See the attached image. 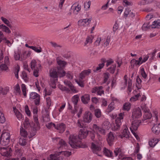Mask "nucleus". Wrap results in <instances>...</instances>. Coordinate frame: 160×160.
<instances>
[{
    "instance_id": "f257e3e1",
    "label": "nucleus",
    "mask_w": 160,
    "mask_h": 160,
    "mask_svg": "<svg viewBox=\"0 0 160 160\" xmlns=\"http://www.w3.org/2000/svg\"><path fill=\"white\" fill-rule=\"evenodd\" d=\"M88 133L89 131L81 129L78 136L74 135H71L69 137V144L73 148H84L85 147L82 144L81 139L86 138Z\"/></svg>"
},
{
    "instance_id": "f03ea898",
    "label": "nucleus",
    "mask_w": 160,
    "mask_h": 160,
    "mask_svg": "<svg viewBox=\"0 0 160 160\" xmlns=\"http://www.w3.org/2000/svg\"><path fill=\"white\" fill-rule=\"evenodd\" d=\"M65 72L63 70H59L58 72L56 69L51 68L49 71V76L51 78L50 84L53 88H56V83L58 81V76L62 77L65 76Z\"/></svg>"
},
{
    "instance_id": "7ed1b4c3",
    "label": "nucleus",
    "mask_w": 160,
    "mask_h": 160,
    "mask_svg": "<svg viewBox=\"0 0 160 160\" xmlns=\"http://www.w3.org/2000/svg\"><path fill=\"white\" fill-rule=\"evenodd\" d=\"M124 112L120 113L118 114L115 120V123H112L111 124V129L112 131H117L119 129L124 118Z\"/></svg>"
},
{
    "instance_id": "20e7f679",
    "label": "nucleus",
    "mask_w": 160,
    "mask_h": 160,
    "mask_svg": "<svg viewBox=\"0 0 160 160\" xmlns=\"http://www.w3.org/2000/svg\"><path fill=\"white\" fill-rule=\"evenodd\" d=\"M30 66L31 68L33 71L34 76L38 77L39 76V71L41 67L40 62L38 60H32L30 63Z\"/></svg>"
},
{
    "instance_id": "39448f33",
    "label": "nucleus",
    "mask_w": 160,
    "mask_h": 160,
    "mask_svg": "<svg viewBox=\"0 0 160 160\" xmlns=\"http://www.w3.org/2000/svg\"><path fill=\"white\" fill-rule=\"evenodd\" d=\"M152 4L157 9H160V2L156 0H141L138 1V4L139 6H143Z\"/></svg>"
},
{
    "instance_id": "423d86ee",
    "label": "nucleus",
    "mask_w": 160,
    "mask_h": 160,
    "mask_svg": "<svg viewBox=\"0 0 160 160\" xmlns=\"http://www.w3.org/2000/svg\"><path fill=\"white\" fill-rule=\"evenodd\" d=\"M10 139L9 133L8 132H3L0 137V143L3 146H6L9 143Z\"/></svg>"
},
{
    "instance_id": "0eeeda50",
    "label": "nucleus",
    "mask_w": 160,
    "mask_h": 160,
    "mask_svg": "<svg viewBox=\"0 0 160 160\" xmlns=\"http://www.w3.org/2000/svg\"><path fill=\"white\" fill-rule=\"evenodd\" d=\"M141 123V121L135 120L134 121H133L131 127H130V130L132 133L134 135L135 138L137 140L139 139V138L138 135L135 132L138 129V128L140 124Z\"/></svg>"
},
{
    "instance_id": "6e6552de",
    "label": "nucleus",
    "mask_w": 160,
    "mask_h": 160,
    "mask_svg": "<svg viewBox=\"0 0 160 160\" xmlns=\"http://www.w3.org/2000/svg\"><path fill=\"white\" fill-rule=\"evenodd\" d=\"M142 116L141 110L140 108L138 107L133 109L132 112V118L133 120V121L138 120Z\"/></svg>"
},
{
    "instance_id": "1a4fd4ad",
    "label": "nucleus",
    "mask_w": 160,
    "mask_h": 160,
    "mask_svg": "<svg viewBox=\"0 0 160 160\" xmlns=\"http://www.w3.org/2000/svg\"><path fill=\"white\" fill-rule=\"evenodd\" d=\"M142 109L143 110L144 112L143 118L142 119V121L143 122L144 121L147 119H148L152 117V114L150 111L149 109L148 108L146 105H145L144 107L143 106V105L142 104L141 106Z\"/></svg>"
},
{
    "instance_id": "9d476101",
    "label": "nucleus",
    "mask_w": 160,
    "mask_h": 160,
    "mask_svg": "<svg viewBox=\"0 0 160 160\" xmlns=\"http://www.w3.org/2000/svg\"><path fill=\"white\" fill-rule=\"evenodd\" d=\"M114 153L115 157L118 155V158L120 159H122V160H132L131 158L126 157L123 156L121 149L119 148H115L114 150Z\"/></svg>"
},
{
    "instance_id": "9b49d317",
    "label": "nucleus",
    "mask_w": 160,
    "mask_h": 160,
    "mask_svg": "<svg viewBox=\"0 0 160 160\" xmlns=\"http://www.w3.org/2000/svg\"><path fill=\"white\" fill-rule=\"evenodd\" d=\"M93 118L92 114L89 111H86L83 116V121L85 123H89Z\"/></svg>"
},
{
    "instance_id": "f8f14e48",
    "label": "nucleus",
    "mask_w": 160,
    "mask_h": 160,
    "mask_svg": "<svg viewBox=\"0 0 160 160\" xmlns=\"http://www.w3.org/2000/svg\"><path fill=\"white\" fill-rule=\"evenodd\" d=\"M91 148L93 153L97 154L98 156H102L101 155L98 153V152L101 150V148L99 145L92 142L91 144Z\"/></svg>"
},
{
    "instance_id": "ddd939ff",
    "label": "nucleus",
    "mask_w": 160,
    "mask_h": 160,
    "mask_svg": "<svg viewBox=\"0 0 160 160\" xmlns=\"http://www.w3.org/2000/svg\"><path fill=\"white\" fill-rule=\"evenodd\" d=\"M93 130L98 135L99 133L105 135L106 133V130L105 129L98 126L96 124H93L92 126Z\"/></svg>"
},
{
    "instance_id": "4468645a",
    "label": "nucleus",
    "mask_w": 160,
    "mask_h": 160,
    "mask_svg": "<svg viewBox=\"0 0 160 160\" xmlns=\"http://www.w3.org/2000/svg\"><path fill=\"white\" fill-rule=\"evenodd\" d=\"M123 130L121 135H120L121 138H128L130 137V133L129 132L128 128L126 125L123 126Z\"/></svg>"
},
{
    "instance_id": "2eb2a0df",
    "label": "nucleus",
    "mask_w": 160,
    "mask_h": 160,
    "mask_svg": "<svg viewBox=\"0 0 160 160\" xmlns=\"http://www.w3.org/2000/svg\"><path fill=\"white\" fill-rule=\"evenodd\" d=\"M53 141L54 142L56 140L58 141L59 139V142L58 144V148H64L66 149L67 148V144L66 142L63 139H60L59 138H52Z\"/></svg>"
},
{
    "instance_id": "dca6fc26",
    "label": "nucleus",
    "mask_w": 160,
    "mask_h": 160,
    "mask_svg": "<svg viewBox=\"0 0 160 160\" xmlns=\"http://www.w3.org/2000/svg\"><path fill=\"white\" fill-rule=\"evenodd\" d=\"M115 138V135L112 132H110L108 134L107 141L109 146H111L113 144Z\"/></svg>"
},
{
    "instance_id": "f3484780",
    "label": "nucleus",
    "mask_w": 160,
    "mask_h": 160,
    "mask_svg": "<svg viewBox=\"0 0 160 160\" xmlns=\"http://www.w3.org/2000/svg\"><path fill=\"white\" fill-rule=\"evenodd\" d=\"M92 18H86L84 19H81L78 22V25L79 26L86 27L88 26L91 22Z\"/></svg>"
},
{
    "instance_id": "a211bd4d",
    "label": "nucleus",
    "mask_w": 160,
    "mask_h": 160,
    "mask_svg": "<svg viewBox=\"0 0 160 160\" xmlns=\"http://www.w3.org/2000/svg\"><path fill=\"white\" fill-rule=\"evenodd\" d=\"M0 150L2 155L6 157L9 156L12 152L11 148H0Z\"/></svg>"
},
{
    "instance_id": "6ab92c4d",
    "label": "nucleus",
    "mask_w": 160,
    "mask_h": 160,
    "mask_svg": "<svg viewBox=\"0 0 160 160\" xmlns=\"http://www.w3.org/2000/svg\"><path fill=\"white\" fill-rule=\"evenodd\" d=\"M32 112L33 114V118L34 119V122L35 124L37 126L39 125V122L38 121V108L37 106H34L32 107Z\"/></svg>"
},
{
    "instance_id": "aec40b11",
    "label": "nucleus",
    "mask_w": 160,
    "mask_h": 160,
    "mask_svg": "<svg viewBox=\"0 0 160 160\" xmlns=\"http://www.w3.org/2000/svg\"><path fill=\"white\" fill-rule=\"evenodd\" d=\"M158 112L157 110H155L153 111V116H152V120L151 122V123L153 125L158 123Z\"/></svg>"
},
{
    "instance_id": "412c9836",
    "label": "nucleus",
    "mask_w": 160,
    "mask_h": 160,
    "mask_svg": "<svg viewBox=\"0 0 160 160\" xmlns=\"http://www.w3.org/2000/svg\"><path fill=\"white\" fill-rule=\"evenodd\" d=\"M91 72V70L90 69L83 71L80 74L79 79L81 80L83 79L86 76H88Z\"/></svg>"
},
{
    "instance_id": "4be33fe9",
    "label": "nucleus",
    "mask_w": 160,
    "mask_h": 160,
    "mask_svg": "<svg viewBox=\"0 0 160 160\" xmlns=\"http://www.w3.org/2000/svg\"><path fill=\"white\" fill-rule=\"evenodd\" d=\"M65 125L62 123H60L55 125V128L58 130L60 133H62L64 132L65 129Z\"/></svg>"
},
{
    "instance_id": "5701e85b",
    "label": "nucleus",
    "mask_w": 160,
    "mask_h": 160,
    "mask_svg": "<svg viewBox=\"0 0 160 160\" xmlns=\"http://www.w3.org/2000/svg\"><path fill=\"white\" fill-rule=\"evenodd\" d=\"M13 108L15 114L17 119L20 121L22 120L23 119L24 117L22 116V114L15 107H13Z\"/></svg>"
},
{
    "instance_id": "b1692460",
    "label": "nucleus",
    "mask_w": 160,
    "mask_h": 160,
    "mask_svg": "<svg viewBox=\"0 0 160 160\" xmlns=\"http://www.w3.org/2000/svg\"><path fill=\"white\" fill-rule=\"evenodd\" d=\"M103 152L104 155L106 157L110 158L113 157V154L112 151L106 148H103Z\"/></svg>"
},
{
    "instance_id": "393cba45",
    "label": "nucleus",
    "mask_w": 160,
    "mask_h": 160,
    "mask_svg": "<svg viewBox=\"0 0 160 160\" xmlns=\"http://www.w3.org/2000/svg\"><path fill=\"white\" fill-rule=\"evenodd\" d=\"M152 132L154 133L158 134L160 132V123L154 125L152 128Z\"/></svg>"
},
{
    "instance_id": "a878e982",
    "label": "nucleus",
    "mask_w": 160,
    "mask_h": 160,
    "mask_svg": "<svg viewBox=\"0 0 160 160\" xmlns=\"http://www.w3.org/2000/svg\"><path fill=\"white\" fill-rule=\"evenodd\" d=\"M142 59V57H141L138 59V60H136L135 59H133L131 61L130 63L132 66H134V65L136 66L142 64L141 63V60Z\"/></svg>"
},
{
    "instance_id": "bb28decb",
    "label": "nucleus",
    "mask_w": 160,
    "mask_h": 160,
    "mask_svg": "<svg viewBox=\"0 0 160 160\" xmlns=\"http://www.w3.org/2000/svg\"><path fill=\"white\" fill-rule=\"evenodd\" d=\"M31 52L30 51H24L23 52V54L21 56V60H23L25 59L28 57H29L31 54Z\"/></svg>"
},
{
    "instance_id": "cd10ccee",
    "label": "nucleus",
    "mask_w": 160,
    "mask_h": 160,
    "mask_svg": "<svg viewBox=\"0 0 160 160\" xmlns=\"http://www.w3.org/2000/svg\"><path fill=\"white\" fill-rule=\"evenodd\" d=\"M30 98L32 99H35V100H40V96L37 93L32 92L30 94Z\"/></svg>"
},
{
    "instance_id": "c85d7f7f",
    "label": "nucleus",
    "mask_w": 160,
    "mask_h": 160,
    "mask_svg": "<svg viewBox=\"0 0 160 160\" xmlns=\"http://www.w3.org/2000/svg\"><path fill=\"white\" fill-rule=\"evenodd\" d=\"M0 29L2 31L8 33H10L11 32L9 28L3 24L0 25Z\"/></svg>"
},
{
    "instance_id": "c756f323",
    "label": "nucleus",
    "mask_w": 160,
    "mask_h": 160,
    "mask_svg": "<svg viewBox=\"0 0 160 160\" xmlns=\"http://www.w3.org/2000/svg\"><path fill=\"white\" fill-rule=\"evenodd\" d=\"M93 38V37L92 35L88 36L84 43V46H86L88 44H91L92 42Z\"/></svg>"
},
{
    "instance_id": "7c9ffc66",
    "label": "nucleus",
    "mask_w": 160,
    "mask_h": 160,
    "mask_svg": "<svg viewBox=\"0 0 160 160\" xmlns=\"http://www.w3.org/2000/svg\"><path fill=\"white\" fill-rule=\"evenodd\" d=\"M28 133L27 131L25 128L21 127L20 129V135L24 138H26L27 137Z\"/></svg>"
},
{
    "instance_id": "2f4dec72",
    "label": "nucleus",
    "mask_w": 160,
    "mask_h": 160,
    "mask_svg": "<svg viewBox=\"0 0 160 160\" xmlns=\"http://www.w3.org/2000/svg\"><path fill=\"white\" fill-rule=\"evenodd\" d=\"M58 155L57 154H51L50 157L48 158L46 160H59V157H58ZM43 160H46L43 159Z\"/></svg>"
},
{
    "instance_id": "473e14b6",
    "label": "nucleus",
    "mask_w": 160,
    "mask_h": 160,
    "mask_svg": "<svg viewBox=\"0 0 160 160\" xmlns=\"http://www.w3.org/2000/svg\"><path fill=\"white\" fill-rule=\"evenodd\" d=\"M159 140L156 138H153L149 142V144L151 147H154L158 142Z\"/></svg>"
},
{
    "instance_id": "72a5a7b5",
    "label": "nucleus",
    "mask_w": 160,
    "mask_h": 160,
    "mask_svg": "<svg viewBox=\"0 0 160 160\" xmlns=\"http://www.w3.org/2000/svg\"><path fill=\"white\" fill-rule=\"evenodd\" d=\"M152 28H160V19L154 21L151 25Z\"/></svg>"
},
{
    "instance_id": "f704fd0d",
    "label": "nucleus",
    "mask_w": 160,
    "mask_h": 160,
    "mask_svg": "<svg viewBox=\"0 0 160 160\" xmlns=\"http://www.w3.org/2000/svg\"><path fill=\"white\" fill-rule=\"evenodd\" d=\"M9 91V88L8 87H6L4 88L2 87H0V95H4L7 94Z\"/></svg>"
},
{
    "instance_id": "c9c22d12",
    "label": "nucleus",
    "mask_w": 160,
    "mask_h": 160,
    "mask_svg": "<svg viewBox=\"0 0 160 160\" xmlns=\"http://www.w3.org/2000/svg\"><path fill=\"white\" fill-rule=\"evenodd\" d=\"M56 61L57 63L58 64V65H59L61 67H65V66L67 64L66 62L65 61L60 60L59 59V57L57 58Z\"/></svg>"
},
{
    "instance_id": "e433bc0d",
    "label": "nucleus",
    "mask_w": 160,
    "mask_h": 160,
    "mask_svg": "<svg viewBox=\"0 0 160 160\" xmlns=\"http://www.w3.org/2000/svg\"><path fill=\"white\" fill-rule=\"evenodd\" d=\"M72 8L73 9V13L75 14H77V12L81 10V7L80 5H78L76 6H72Z\"/></svg>"
},
{
    "instance_id": "4c0bfd02",
    "label": "nucleus",
    "mask_w": 160,
    "mask_h": 160,
    "mask_svg": "<svg viewBox=\"0 0 160 160\" xmlns=\"http://www.w3.org/2000/svg\"><path fill=\"white\" fill-rule=\"evenodd\" d=\"M20 70V67L18 66V65H17L14 68V73L15 74V77L17 79L18 78V73Z\"/></svg>"
},
{
    "instance_id": "58836bf2",
    "label": "nucleus",
    "mask_w": 160,
    "mask_h": 160,
    "mask_svg": "<svg viewBox=\"0 0 160 160\" xmlns=\"http://www.w3.org/2000/svg\"><path fill=\"white\" fill-rule=\"evenodd\" d=\"M1 19L9 27L11 28H12V26L10 24L9 21L8 19L4 18L3 17H1Z\"/></svg>"
},
{
    "instance_id": "ea45409f",
    "label": "nucleus",
    "mask_w": 160,
    "mask_h": 160,
    "mask_svg": "<svg viewBox=\"0 0 160 160\" xmlns=\"http://www.w3.org/2000/svg\"><path fill=\"white\" fill-rule=\"evenodd\" d=\"M58 154L59 155H64L65 156L68 157L71 154V152L68 151H64L59 152H58Z\"/></svg>"
},
{
    "instance_id": "a19ab883",
    "label": "nucleus",
    "mask_w": 160,
    "mask_h": 160,
    "mask_svg": "<svg viewBox=\"0 0 160 160\" xmlns=\"http://www.w3.org/2000/svg\"><path fill=\"white\" fill-rule=\"evenodd\" d=\"M131 105L130 103L129 102H127L125 103L123 105V109L124 110H127V111H129L131 107Z\"/></svg>"
},
{
    "instance_id": "79ce46f5",
    "label": "nucleus",
    "mask_w": 160,
    "mask_h": 160,
    "mask_svg": "<svg viewBox=\"0 0 160 160\" xmlns=\"http://www.w3.org/2000/svg\"><path fill=\"white\" fill-rule=\"evenodd\" d=\"M142 80L138 76H137L136 86L138 89L141 88Z\"/></svg>"
},
{
    "instance_id": "37998d69",
    "label": "nucleus",
    "mask_w": 160,
    "mask_h": 160,
    "mask_svg": "<svg viewBox=\"0 0 160 160\" xmlns=\"http://www.w3.org/2000/svg\"><path fill=\"white\" fill-rule=\"evenodd\" d=\"M94 114L95 116L98 118L101 117L102 113L101 110L99 109H96L94 111Z\"/></svg>"
},
{
    "instance_id": "c03bdc74",
    "label": "nucleus",
    "mask_w": 160,
    "mask_h": 160,
    "mask_svg": "<svg viewBox=\"0 0 160 160\" xmlns=\"http://www.w3.org/2000/svg\"><path fill=\"white\" fill-rule=\"evenodd\" d=\"M51 91L46 88L43 91L44 97L45 98L47 96H50L51 94Z\"/></svg>"
},
{
    "instance_id": "a18cd8bd",
    "label": "nucleus",
    "mask_w": 160,
    "mask_h": 160,
    "mask_svg": "<svg viewBox=\"0 0 160 160\" xmlns=\"http://www.w3.org/2000/svg\"><path fill=\"white\" fill-rule=\"evenodd\" d=\"M6 121V119L4 114L0 112V123H3Z\"/></svg>"
},
{
    "instance_id": "49530a36",
    "label": "nucleus",
    "mask_w": 160,
    "mask_h": 160,
    "mask_svg": "<svg viewBox=\"0 0 160 160\" xmlns=\"http://www.w3.org/2000/svg\"><path fill=\"white\" fill-rule=\"evenodd\" d=\"M21 89L24 96L25 97H26V85L24 84H22L21 85Z\"/></svg>"
},
{
    "instance_id": "de8ad7c7",
    "label": "nucleus",
    "mask_w": 160,
    "mask_h": 160,
    "mask_svg": "<svg viewBox=\"0 0 160 160\" xmlns=\"http://www.w3.org/2000/svg\"><path fill=\"white\" fill-rule=\"evenodd\" d=\"M14 90L17 94H20L21 93L20 87L18 84H17L14 87Z\"/></svg>"
},
{
    "instance_id": "09e8293b",
    "label": "nucleus",
    "mask_w": 160,
    "mask_h": 160,
    "mask_svg": "<svg viewBox=\"0 0 160 160\" xmlns=\"http://www.w3.org/2000/svg\"><path fill=\"white\" fill-rule=\"evenodd\" d=\"M140 72L141 75H142V76L144 78H146L147 77V75L145 72L144 68L141 67Z\"/></svg>"
},
{
    "instance_id": "8fccbe9b",
    "label": "nucleus",
    "mask_w": 160,
    "mask_h": 160,
    "mask_svg": "<svg viewBox=\"0 0 160 160\" xmlns=\"http://www.w3.org/2000/svg\"><path fill=\"white\" fill-rule=\"evenodd\" d=\"M8 65L4 64H2L0 65V69L2 71H6L8 69V68L7 67Z\"/></svg>"
},
{
    "instance_id": "3c124183",
    "label": "nucleus",
    "mask_w": 160,
    "mask_h": 160,
    "mask_svg": "<svg viewBox=\"0 0 160 160\" xmlns=\"http://www.w3.org/2000/svg\"><path fill=\"white\" fill-rule=\"evenodd\" d=\"M14 58L16 60H19L21 59V57L20 56V52L18 51L17 52H15L14 54Z\"/></svg>"
},
{
    "instance_id": "603ef678",
    "label": "nucleus",
    "mask_w": 160,
    "mask_h": 160,
    "mask_svg": "<svg viewBox=\"0 0 160 160\" xmlns=\"http://www.w3.org/2000/svg\"><path fill=\"white\" fill-rule=\"evenodd\" d=\"M144 12H154V9L151 7H147L145 8L143 10Z\"/></svg>"
},
{
    "instance_id": "864d4df0",
    "label": "nucleus",
    "mask_w": 160,
    "mask_h": 160,
    "mask_svg": "<svg viewBox=\"0 0 160 160\" xmlns=\"http://www.w3.org/2000/svg\"><path fill=\"white\" fill-rule=\"evenodd\" d=\"M116 65V64L112 65L111 67L108 69V70L111 73H113L115 70Z\"/></svg>"
},
{
    "instance_id": "5fc2aeb1",
    "label": "nucleus",
    "mask_w": 160,
    "mask_h": 160,
    "mask_svg": "<svg viewBox=\"0 0 160 160\" xmlns=\"http://www.w3.org/2000/svg\"><path fill=\"white\" fill-rule=\"evenodd\" d=\"M22 78L25 81L27 82L28 80V78L26 73L24 72H22L21 75Z\"/></svg>"
},
{
    "instance_id": "6e6d98bb",
    "label": "nucleus",
    "mask_w": 160,
    "mask_h": 160,
    "mask_svg": "<svg viewBox=\"0 0 160 160\" xmlns=\"http://www.w3.org/2000/svg\"><path fill=\"white\" fill-rule=\"evenodd\" d=\"M114 108V102H112L108 105V109L109 112L112 111Z\"/></svg>"
},
{
    "instance_id": "4d7b16f0",
    "label": "nucleus",
    "mask_w": 160,
    "mask_h": 160,
    "mask_svg": "<svg viewBox=\"0 0 160 160\" xmlns=\"http://www.w3.org/2000/svg\"><path fill=\"white\" fill-rule=\"evenodd\" d=\"M90 97L89 95L86 94L81 97V100H90Z\"/></svg>"
},
{
    "instance_id": "13d9d810",
    "label": "nucleus",
    "mask_w": 160,
    "mask_h": 160,
    "mask_svg": "<svg viewBox=\"0 0 160 160\" xmlns=\"http://www.w3.org/2000/svg\"><path fill=\"white\" fill-rule=\"evenodd\" d=\"M19 144L21 145L24 146L26 143V139L20 138L19 140Z\"/></svg>"
},
{
    "instance_id": "bf43d9fd",
    "label": "nucleus",
    "mask_w": 160,
    "mask_h": 160,
    "mask_svg": "<svg viewBox=\"0 0 160 160\" xmlns=\"http://www.w3.org/2000/svg\"><path fill=\"white\" fill-rule=\"evenodd\" d=\"M109 76V74L108 72L105 73L103 75L104 82H106L108 80Z\"/></svg>"
},
{
    "instance_id": "052dcab7",
    "label": "nucleus",
    "mask_w": 160,
    "mask_h": 160,
    "mask_svg": "<svg viewBox=\"0 0 160 160\" xmlns=\"http://www.w3.org/2000/svg\"><path fill=\"white\" fill-rule=\"evenodd\" d=\"M95 132H94V130L93 132L91 131H89V133L88 134H89L90 137H91V139L92 140H94V139L95 138Z\"/></svg>"
},
{
    "instance_id": "680f3d73",
    "label": "nucleus",
    "mask_w": 160,
    "mask_h": 160,
    "mask_svg": "<svg viewBox=\"0 0 160 160\" xmlns=\"http://www.w3.org/2000/svg\"><path fill=\"white\" fill-rule=\"evenodd\" d=\"M122 4L124 6H127L130 5L131 3L128 0H123Z\"/></svg>"
},
{
    "instance_id": "e2e57ef3",
    "label": "nucleus",
    "mask_w": 160,
    "mask_h": 160,
    "mask_svg": "<svg viewBox=\"0 0 160 160\" xmlns=\"http://www.w3.org/2000/svg\"><path fill=\"white\" fill-rule=\"evenodd\" d=\"M91 5V1L85 2L84 3V7L86 9L89 8Z\"/></svg>"
},
{
    "instance_id": "0e129e2a",
    "label": "nucleus",
    "mask_w": 160,
    "mask_h": 160,
    "mask_svg": "<svg viewBox=\"0 0 160 160\" xmlns=\"http://www.w3.org/2000/svg\"><path fill=\"white\" fill-rule=\"evenodd\" d=\"M25 112H26V114L28 116H30V115H31L30 111L29 110L28 107L27 105H26L25 106Z\"/></svg>"
},
{
    "instance_id": "69168bd1",
    "label": "nucleus",
    "mask_w": 160,
    "mask_h": 160,
    "mask_svg": "<svg viewBox=\"0 0 160 160\" xmlns=\"http://www.w3.org/2000/svg\"><path fill=\"white\" fill-rule=\"evenodd\" d=\"M24 128H28L30 126V124L28 120L25 121L23 123Z\"/></svg>"
},
{
    "instance_id": "338daca9",
    "label": "nucleus",
    "mask_w": 160,
    "mask_h": 160,
    "mask_svg": "<svg viewBox=\"0 0 160 160\" xmlns=\"http://www.w3.org/2000/svg\"><path fill=\"white\" fill-rule=\"evenodd\" d=\"M140 150V147L138 143H137V146H136L135 150L134 151V153L135 154L139 153V151Z\"/></svg>"
},
{
    "instance_id": "774afa93",
    "label": "nucleus",
    "mask_w": 160,
    "mask_h": 160,
    "mask_svg": "<svg viewBox=\"0 0 160 160\" xmlns=\"http://www.w3.org/2000/svg\"><path fill=\"white\" fill-rule=\"evenodd\" d=\"M149 26L147 23H144L142 27V29L143 31H146L147 30L149 27Z\"/></svg>"
}]
</instances>
